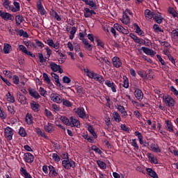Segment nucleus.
Returning a JSON list of instances; mask_svg holds the SVG:
<instances>
[{
  "label": "nucleus",
  "mask_w": 178,
  "mask_h": 178,
  "mask_svg": "<svg viewBox=\"0 0 178 178\" xmlns=\"http://www.w3.org/2000/svg\"><path fill=\"white\" fill-rule=\"evenodd\" d=\"M50 67L51 70H53L54 72H58V73H60V74L63 73V70H62V68L60 67V65H58L55 63H51Z\"/></svg>",
  "instance_id": "16"
},
{
  "label": "nucleus",
  "mask_w": 178,
  "mask_h": 178,
  "mask_svg": "<svg viewBox=\"0 0 178 178\" xmlns=\"http://www.w3.org/2000/svg\"><path fill=\"white\" fill-rule=\"evenodd\" d=\"M60 120L64 123V124H66L67 126H70V120L67 118L66 116H61Z\"/></svg>",
  "instance_id": "43"
},
{
  "label": "nucleus",
  "mask_w": 178,
  "mask_h": 178,
  "mask_svg": "<svg viewBox=\"0 0 178 178\" xmlns=\"http://www.w3.org/2000/svg\"><path fill=\"white\" fill-rule=\"evenodd\" d=\"M131 145H132V147H134V150L136 151V152L140 149V147L138 146V144L137 143L136 139H132Z\"/></svg>",
  "instance_id": "38"
},
{
  "label": "nucleus",
  "mask_w": 178,
  "mask_h": 178,
  "mask_svg": "<svg viewBox=\"0 0 178 178\" xmlns=\"http://www.w3.org/2000/svg\"><path fill=\"white\" fill-rule=\"evenodd\" d=\"M118 110L122 113V115H123V116H127V112H126L124 106L120 105L118 107Z\"/></svg>",
  "instance_id": "48"
},
{
  "label": "nucleus",
  "mask_w": 178,
  "mask_h": 178,
  "mask_svg": "<svg viewBox=\"0 0 178 178\" xmlns=\"http://www.w3.org/2000/svg\"><path fill=\"white\" fill-rule=\"evenodd\" d=\"M147 157L151 162V163H154V165H158V159L154 156L152 153H147Z\"/></svg>",
  "instance_id": "28"
},
{
  "label": "nucleus",
  "mask_w": 178,
  "mask_h": 178,
  "mask_svg": "<svg viewBox=\"0 0 178 178\" xmlns=\"http://www.w3.org/2000/svg\"><path fill=\"white\" fill-rule=\"evenodd\" d=\"M170 34L172 40H178V29H173Z\"/></svg>",
  "instance_id": "39"
},
{
  "label": "nucleus",
  "mask_w": 178,
  "mask_h": 178,
  "mask_svg": "<svg viewBox=\"0 0 178 178\" xmlns=\"http://www.w3.org/2000/svg\"><path fill=\"white\" fill-rule=\"evenodd\" d=\"M91 149L92 151H95V152L99 154V155H102V152L101 151V149H99V148H98V147H97V145H92L91 147Z\"/></svg>",
  "instance_id": "56"
},
{
  "label": "nucleus",
  "mask_w": 178,
  "mask_h": 178,
  "mask_svg": "<svg viewBox=\"0 0 178 178\" xmlns=\"http://www.w3.org/2000/svg\"><path fill=\"white\" fill-rule=\"evenodd\" d=\"M120 20L123 24H130V17L127 14L123 13L122 17L120 19Z\"/></svg>",
  "instance_id": "29"
},
{
  "label": "nucleus",
  "mask_w": 178,
  "mask_h": 178,
  "mask_svg": "<svg viewBox=\"0 0 178 178\" xmlns=\"http://www.w3.org/2000/svg\"><path fill=\"white\" fill-rule=\"evenodd\" d=\"M35 131L38 136H41V137H43V138H46V140H48V136L45 135V133L41 131V129L40 127H36L35 129Z\"/></svg>",
  "instance_id": "32"
},
{
  "label": "nucleus",
  "mask_w": 178,
  "mask_h": 178,
  "mask_svg": "<svg viewBox=\"0 0 178 178\" xmlns=\"http://www.w3.org/2000/svg\"><path fill=\"white\" fill-rule=\"evenodd\" d=\"M44 129L46 133H54L55 131V128L54 127V124L48 122L47 124L44 125Z\"/></svg>",
  "instance_id": "15"
},
{
  "label": "nucleus",
  "mask_w": 178,
  "mask_h": 178,
  "mask_svg": "<svg viewBox=\"0 0 178 178\" xmlns=\"http://www.w3.org/2000/svg\"><path fill=\"white\" fill-rule=\"evenodd\" d=\"M104 84L111 89L113 92H116V84L109 80H106Z\"/></svg>",
  "instance_id": "22"
},
{
  "label": "nucleus",
  "mask_w": 178,
  "mask_h": 178,
  "mask_svg": "<svg viewBox=\"0 0 178 178\" xmlns=\"http://www.w3.org/2000/svg\"><path fill=\"white\" fill-rule=\"evenodd\" d=\"M10 49H12V46L9 44H5L3 46V52L4 54H9L10 52Z\"/></svg>",
  "instance_id": "50"
},
{
  "label": "nucleus",
  "mask_w": 178,
  "mask_h": 178,
  "mask_svg": "<svg viewBox=\"0 0 178 178\" xmlns=\"http://www.w3.org/2000/svg\"><path fill=\"white\" fill-rule=\"evenodd\" d=\"M134 95L136 98L139 101H143L144 98V93H143V90L138 88L135 89Z\"/></svg>",
  "instance_id": "14"
},
{
  "label": "nucleus",
  "mask_w": 178,
  "mask_h": 178,
  "mask_svg": "<svg viewBox=\"0 0 178 178\" xmlns=\"http://www.w3.org/2000/svg\"><path fill=\"white\" fill-rule=\"evenodd\" d=\"M150 148L153 152H156V153L161 152V147H159V145H158L155 143H152L150 145Z\"/></svg>",
  "instance_id": "30"
},
{
  "label": "nucleus",
  "mask_w": 178,
  "mask_h": 178,
  "mask_svg": "<svg viewBox=\"0 0 178 178\" xmlns=\"http://www.w3.org/2000/svg\"><path fill=\"white\" fill-rule=\"evenodd\" d=\"M80 1H82V2H84L86 5H88V6H90V8L92 9L93 10H97V9H98L97 3L92 0H80Z\"/></svg>",
  "instance_id": "10"
},
{
  "label": "nucleus",
  "mask_w": 178,
  "mask_h": 178,
  "mask_svg": "<svg viewBox=\"0 0 178 178\" xmlns=\"http://www.w3.org/2000/svg\"><path fill=\"white\" fill-rule=\"evenodd\" d=\"M37 8L38 10H40V15L42 16L47 13V11H45V8H44V6H42V1L38 0L37 1Z\"/></svg>",
  "instance_id": "21"
},
{
  "label": "nucleus",
  "mask_w": 178,
  "mask_h": 178,
  "mask_svg": "<svg viewBox=\"0 0 178 178\" xmlns=\"http://www.w3.org/2000/svg\"><path fill=\"white\" fill-rule=\"evenodd\" d=\"M165 127L168 131H170V133H172L174 131L173 129V123L170 120H165Z\"/></svg>",
  "instance_id": "27"
},
{
  "label": "nucleus",
  "mask_w": 178,
  "mask_h": 178,
  "mask_svg": "<svg viewBox=\"0 0 178 178\" xmlns=\"http://www.w3.org/2000/svg\"><path fill=\"white\" fill-rule=\"evenodd\" d=\"M52 159L55 162H60V157L56 153L52 154Z\"/></svg>",
  "instance_id": "59"
},
{
  "label": "nucleus",
  "mask_w": 178,
  "mask_h": 178,
  "mask_svg": "<svg viewBox=\"0 0 178 178\" xmlns=\"http://www.w3.org/2000/svg\"><path fill=\"white\" fill-rule=\"evenodd\" d=\"M96 162L100 169H106V163L105 162L101 160H97Z\"/></svg>",
  "instance_id": "46"
},
{
  "label": "nucleus",
  "mask_w": 178,
  "mask_h": 178,
  "mask_svg": "<svg viewBox=\"0 0 178 178\" xmlns=\"http://www.w3.org/2000/svg\"><path fill=\"white\" fill-rule=\"evenodd\" d=\"M76 113L79 118H81V119H86L87 116L86 114V110H84V108L83 107L78 108L76 111Z\"/></svg>",
  "instance_id": "18"
},
{
  "label": "nucleus",
  "mask_w": 178,
  "mask_h": 178,
  "mask_svg": "<svg viewBox=\"0 0 178 178\" xmlns=\"http://www.w3.org/2000/svg\"><path fill=\"white\" fill-rule=\"evenodd\" d=\"M96 42L97 44V47H100V48H104L105 47V43L102 42V40H99V38H96Z\"/></svg>",
  "instance_id": "57"
},
{
  "label": "nucleus",
  "mask_w": 178,
  "mask_h": 178,
  "mask_svg": "<svg viewBox=\"0 0 178 178\" xmlns=\"http://www.w3.org/2000/svg\"><path fill=\"white\" fill-rule=\"evenodd\" d=\"M13 5L15 7H10V10L13 13L20 12V3L17 1H14Z\"/></svg>",
  "instance_id": "24"
},
{
  "label": "nucleus",
  "mask_w": 178,
  "mask_h": 178,
  "mask_svg": "<svg viewBox=\"0 0 178 178\" xmlns=\"http://www.w3.org/2000/svg\"><path fill=\"white\" fill-rule=\"evenodd\" d=\"M28 91L31 97H32L35 99H40V98H41L40 93H38V92H37V90H35V89L29 88Z\"/></svg>",
  "instance_id": "17"
},
{
  "label": "nucleus",
  "mask_w": 178,
  "mask_h": 178,
  "mask_svg": "<svg viewBox=\"0 0 178 178\" xmlns=\"http://www.w3.org/2000/svg\"><path fill=\"white\" fill-rule=\"evenodd\" d=\"M13 83L17 86L20 83V79L17 75L13 76Z\"/></svg>",
  "instance_id": "54"
},
{
  "label": "nucleus",
  "mask_w": 178,
  "mask_h": 178,
  "mask_svg": "<svg viewBox=\"0 0 178 178\" xmlns=\"http://www.w3.org/2000/svg\"><path fill=\"white\" fill-rule=\"evenodd\" d=\"M163 99L164 104H165L167 106H169L170 108L175 106V99L170 95H163Z\"/></svg>",
  "instance_id": "3"
},
{
  "label": "nucleus",
  "mask_w": 178,
  "mask_h": 178,
  "mask_svg": "<svg viewBox=\"0 0 178 178\" xmlns=\"http://www.w3.org/2000/svg\"><path fill=\"white\" fill-rule=\"evenodd\" d=\"M6 96L7 97L8 102H11L12 104L15 102V97L12 96L10 92H8Z\"/></svg>",
  "instance_id": "51"
},
{
  "label": "nucleus",
  "mask_w": 178,
  "mask_h": 178,
  "mask_svg": "<svg viewBox=\"0 0 178 178\" xmlns=\"http://www.w3.org/2000/svg\"><path fill=\"white\" fill-rule=\"evenodd\" d=\"M153 29L154 30V33H163V30L156 24L153 26Z\"/></svg>",
  "instance_id": "52"
},
{
  "label": "nucleus",
  "mask_w": 178,
  "mask_h": 178,
  "mask_svg": "<svg viewBox=\"0 0 178 178\" xmlns=\"http://www.w3.org/2000/svg\"><path fill=\"white\" fill-rule=\"evenodd\" d=\"M134 27H135L136 33V34H138V35H140V37H144L145 35V33L143 31V30H141V28H140L138 24L135 23L134 24Z\"/></svg>",
  "instance_id": "26"
},
{
  "label": "nucleus",
  "mask_w": 178,
  "mask_h": 178,
  "mask_svg": "<svg viewBox=\"0 0 178 178\" xmlns=\"http://www.w3.org/2000/svg\"><path fill=\"white\" fill-rule=\"evenodd\" d=\"M145 16L147 20H151V19H154V17L155 16V13L148 9H146L145 10Z\"/></svg>",
  "instance_id": "25"
},
{
  "label": "nucleus",
  "mask_w": 178,
  "mask_h": 178,
  "mask_svg": "<svg viewBox=\"0 0 178 178\" xmlns=\"http://www.w3.org/2000/svg\"><path fill=\"white\" fill-rule=\"evenodd\" d=\"M45 44H47L49 47H51V48H54V49H58V48L60 47V44L59 42H54V40L52 39H49L45 42Z\"/></svg>",
  "instance_id": "12"
},
{
  "label": "nucleus",
  "mask_w": 178,
  "mask_h": 178,
  "mask_svg": "<svg viewBox=\"0 0 178 178\" xmlns=\"http://www.w3.org/2000/svg\"><path fill=\"white\" fill-rule=\"evenodd\" d=\"M25 122L27 124H33L34 123L33 115L28 113L25 117Z\"/></svg>",
  "instance_id": "31"
},
{
  "label": "nucleus",
  "mask_w": 178,
  "mask_h": 178,
  "mask_svg": "<svg viewBox=\"0 0 178 178\" xmlns=\"http://www.w3.org/2000/svg\"><path fill=\"white\" fill-rule=\"evenodd\" d=\"M142 51L146 55H149L150 56H155V54L156 52L155 51L145 47H141Z\"/></svg>",
  "instance_id": "20"
},
{
  "label": "nucleus",
  "mask_w": 178,
  "mask_h": 178,
  "mask_svg": "<svg viewBox=\"0 0 178 178\" xmlns=\"http://www.w3.org/2000/svg\"><path fill=\"white\" fill-rule=\"evenodd\" d=\"M17 97L20 104H22V105H28L29 103H27V97H26V96L20 92H18L17 94Z\"/></svg>",
  "instance_id": "13"
},
{
  "label": "nucleus",
  "mask_w": 178,
  "mask_h": 178,
  "mask_svg": "<svg viewBox=\"0 0 178 178\" xmlns=\"http://www.w3.org/2000/svg\"><path fill=\"white\" fill-rule=\"evenodd\" d=\"M134 134L136 137H138L140 145H144V140H143L144 137L143 136V134L138 131H135Z\"/></svg>",
  "instance_id": "36"
},
{
  "label": "nucleus",
  "mask_w": 178,
  "mask_h": 178,
  "mask_svg": "<svg viewBox=\"0 0 178 178\" xmlns=\"http://www.w3.org/2000/svg\"><path fill=\"white\" fill-rule=\"evenodd\" d=\"M61 102H63V105L64 106H66L67 108H70V107L73 106V103L67 99H62Z\"/></svg>",
  "instance_id": "41"
},
{
  "label": "nucleus",
  "mask_w": 178,
  "mask_h": 178,
  "mask_svg": "<svg viewBox=\"0 0 178 178\" xmlns=\"http://www.w3.org/2000/svg\"><path fill=\"white\" fill-rule=\"evenodd\" d=\"M113 118L116 123H120V122H122V118L120 117V115H119V113L116 111L113 113Z\"/></svg>",
  "instance_id": "33"
},
{
  "label": "nucleus",
  "mask_w": 178,
  "mask_h": 178,
  "mask_svg": "<svg viewBox=\"0 0 178 178\" xmlns=\"http://www.w3.org/2000/svg\"><path fill=\"white\" fill-rule=\"evenodd\" d=\"M88 77L89 79H92L93 80H95L96 81H99L100 84H104V81H105V79H104V76L99 75L97 73H95L94 71H92V72H89Z\"/></svg>",
  "instance_id": "2"
},
{
  "label": "nucleus",
  "mask_w": 178,
  "mask_h": 178,
  "mask_svg": "<svg viewBox=\"0 0 178 178\" xmlns=\"http://www.w3.org/2000/svg\"><path fill=\"white\" fill-rule=\"evenodd\" d=\"M114 29H116L118 31H119L120 33H122V31H123L124 27L119 24H115Z\"/></svg>",
  "instance_id": "60"
},
{
  "label": "nucleus",
  "mask_w": 178,
  "mask_h": 178,
  "mask_svg": "<svg viewBox=\"0 0 178 178\" xmlns=\"http://www.w3.org/2000/svg\"><path fill=\"white\" fill-rule=\"evenodd\" d=\"M52 14L54 15V19H56L57 22H60V20H62V18L58 15V13L55 11V10H52Z\"/></svg>",
  "instance_id": "58"
},
{
  "label": "nucleus",
  "mask_w": 178,
  "mask_h": 178,
  "mask_svg": "<svg viewBox=\"0 0 178 178\" xmlns=\"http://www.w3.org/2000/svg\"><path fill=\"white\" fill-rule=\"evenodd\" d=\"M24 161L26 163H30V164L33 163V162H34V155H33L30 152L25 153L24 154Z\"/></svg>",
  "instance_id": "7"
},
{
  "label": "nucleus",
  "mask_w": 178,
  "mask_h": 178,
  "mask_svg": "<svg viewBox=\"0 0 178 178\" xmlns=\"http://www.w3.org/2000/svg\"><path fill=\"white\" fill-rule=\"evenodd\" d=\"M83 43L85 45L86 49H88V51H92V46L88 43V40H87V39H83Z\"/></svg>",
  "instance_id": "40"
},
{
  "label": "nucleus",
  "mask_w": 178,
  "mask_h": 178,
  "mask_svg": "<svg viewBox=\"0 0 178 178\" xmlns=\"http://www.w3.org/2000/svg\"><path fill=\"white\" fill-rule=\"evenodd\" d=\"M4 134L7 140L10 141V140L13 138V129H12L10 127H7L4 129Z\"/></svg>",
  "instance_id": "6"
},
{
  "label": "nucleus",
  "mask_w": 178,
  "mask_h": 178,
  "mask_svg": "<svg viewBox=\"0 0 178 178\" xmlns=\"http://www.w3.org/2000/svg\"><path fill=\"white\" fill-rule=\"evenodd\" d=\"M51 76L52 79H54L55 80L57 86L58 87H60V88L63 89V85H62V83H60V81H59V76L58 74H55L54 72H51Z\"/></svg>",
  "instance_id": "23"
},
{
  "label": "nucleus",
  "mask_w": 178,
  "mask_h": 178,
  "mask_svg": "<svg viewBox=\"0 0 178 178\" xmlns=\"http://www.w3.org/2000/svg\"><path fill=\"white\" fill-rule=\"evenodd\" d=\"M18 133L19 136H21V137H26V136H27V132L26 131V129L23 127H19Z\"/></svg>",
  "instance_id": "47"
},
{
  "label": "nucleus",
  "mask_w": 178,
  "mask_h": 178,
  "mask_svg": "<svg viewBox=\"0 0 178 178\" xmlns=\"http://www.w3.org/2000/svg\"><path fill=\"white\" fill-rule=\"evenodd\" d=\"M112 63L114 67H116L117 69L122 67V65H123V63H122V60H120V58L118 56H114L112 58Z\"/></svg>",
  "instance_id": "8"
},
{
  "label": "nucleus",
  "mask_w": 178,
  "mask_h": 178,
  "mask_svg": "<svg viewBox=\"0 0 178 178\" xmlns=\"http://www.w3.org/2000/svg\"><path fill=\"white\" fill-rule=\"evenodd\" d=\"M51 108H52L53 112H55V113H56V112H59V111H60V106H59V105H58L56 104H53L51 105Z\"/></svg>",
  "instance_id": "53"
},
{
  "label": "nucleus",
  "mask_w": 178,
  "mask_h": 178,
  "mask_svg": "<svg viewBox=\"0 0 178 178\" xmlns=\"http://www.w3.org/2000/svg\"><path fill=\"white\" fill-rule=\"evenodd\" d=\"M170 91L173 92L174 95H175L176 97H178V90L177 89H176V88H175V86L170 87Z\"/></svg>",
  "instance_id": "64"
},
{
  "label": "nucleus",
  "mask_w": 178,
  "mask_h": 178,
  "mask_svg": "<svg viewBox=\"0 0 178 178\" xmlns=\"http://www.w3.org/2000/svg\"><path fill=\"white\" fill-rule=\"evenodd\" d=\"M18 35L20 37H24V38H29V33L24 31L23 29H19L18 31Z\"/></svg>",
  "instance_id": "42"
},
{
  "label": "nucleus",
  "mask_w": 178,
  "mask_h": 178,
  "mask_svg": "<svg viewBox=\"0 0 178 178\" xmlns=\"http://www.w3.org/2000/svg\"><path fill=\"white\" fill-rule=\"evenodd\" d=\"M129 37L132 38V40L134 41V42H136V44H139V45H145V40L143 38H138L134 33H129Z\"/></svg>",
  "instance_id": "5"
},
{
  "label": "nucleus",
  "mask_w": 178,
  "mask_h": 178,
  "mask_svg": "<svg viewBox=\"0 0 178 178\" xmlns=\"http://www.w3.org/2000/svg\"><path fill=\"white\" fill-rule=\"evenodd\" d=\"M0 17L1 19L5 20V22H8V20L13 22V20H15V16L12 15V14L9 13L3 12L2 10H0Z\"/></svg>",
  "instance_id": "4"
},
{
  "label": "nucleus",
  "mask_w": 178,
  "mask_h": 178,
  "mask_svg": "<svg viewBox=\"0 0 178 178\" xmlns=\"http://www.w3.org/2000/svg\"><path fill=\"white\" fill-rule=\"evenodd\" d=\"M146 170H147L149 176H150L151 177L159 178L158 174H156V172L155 171H154V170H152V168H147Z\"/></svg>",
  "instance_id": "35"
},
{
  "label": "nucleus",
  "mask_w": 178,
  "mask_h": 178,
  "mask_svg": "<svg viewBox=\"0 0 178 178\" xmlns=\"http://www.w3.org/2000/svg\"><path fill=\"white\" fill-rule=\"evenodd\" d=\"M168 13L174 17H178V13L177 12H176V10H175V8L170 7L168 8Z\"/></svg>",
  "instance_id": "45"
},
{
  "label": "nucleus",
  "mask_w": 178,
  "mask_h": 178,
  "mask_svg": "<svg viewBox=\"0 0 178 178\" xmlns=\"http://www.w3.org/2000/svg\"><path fill=\"white\" fill-rule=\"evenodd\" d=\"M10 2H9V0H6L3 3V6L5 8V9H10L12 6H9Z\"/></svg>",
  "instance_id": "61"
},
{
  "label": "nucleus",
  "mask_w": 178,
  "mask_h": 178,
  "mask_svg": "<svg viewBox=\"0 0 178 178\" xmlns=\"http://www.w3.org/2000/svg\"><path fill=\"white\" fill-rule=\"evenodd\" d=\"M50 98L53 102L56 104H62V96L58 93H51Z\"/></svg>",
  "instance_id": "9"
},
{
  "label": "nucleus",
  "mask_w": 178,
  "mask_h": 178,
  "mask_svg": "<svg viewBox=\"0 0 178 178\" xmlns=\"http://www.w3.org/2000/svg\"><path fill=\"white\" fill-rule=\"evenodd\" d=\"M30 106L33 112H35V113L40 112V104L37 103V102L32 100L31 102L30 103Z\"/></svg>",
  "instance_id": "11"
},
{
  "label": "nucleus",
  "mask_w": 178,
  "mask_h": 178,
  "mask_svg": "<svg viewBox=\"0 0 178 178\" xmlns=\"http://www.w3.org/2000/svg\"><path fill=\"white\" fill-rule=\"evenodd\" d=\"M70 123L72 127H76L77 129H80V121H79V120L76 119L75 118L71 117Z\"/></svg>",
  "instance_id": "19"
},
{
  "label": "nucleus",
  "mask_w": 178,
  "mask_h": 178,
  "mask_svg": "<svg viewBox=\"0 0 178 178\" xmlns=\"http://www.w3.org/2000/svg\"><path fill=\"white\" fill-rule=\"evenodd\" d=\"M61 158L64 159V161H67L69 159V154L67 152H63L60 155Z\"/></svg>",
  "instance_id": "62"
},
{
  "label": "nucleus",
  "mask_w": 178,
  "mask_h": 178,
  "mask_svg": "<svg viewBox=\"0 0 178 178\" xmlns=\"http://www.w3.org/2000/svg\"><path fill=\"white\" fill-rule=\"evenodd\" d=\"M43 79L47 84H52V82H51V79H49V76H48L47 73L43 74Z\"/></svg>",
  "instance_id": "55"
},
{
  "label": "nucleus",
  "mask_w": 178,
  "mask_h": 178,
  "mask_svg": "<svg viewBox=\"0 0 178 178\" xmlns=\"http://www.w3.org/2000/svg\"><path fill=\"white\" fill-rule=\"evenodd\" d=\"M49 176H51L52 177H55L56 176H58V172H56V170L55 169V167L52 165H49Z\"/></svg>",
  "instance_id": "34"
},
{
  "label": "nucleus",
  "mask_w": 178,
  "mask_h": 178,
  "mask_svg": "<svg viewBox=\"0 0 178 178\" xmlns=\"http://www.w3.org/2000/svg\"><path fill=\"white\" fill-rule=\"evenodd\" d=\"M62 165L64 169H66V170H70L72 168L73 169L76 168V162H74L72 159H68V160H63L62 161Z\"/></svg>",
  "instance_id": "1"
},
{
  "label": "nucleus",
  "mask_w": 178,
  "mask_h": 178,
  "mask_svg": "<svg viewBox=\"0 0 178 178\" xmlns=\"http://www.w3.org/2000/svg\"><path fill=\"white\" fill-rule=\"evenodd\" d=\"M153 19L158 23V24H161L163 20V17L161 15H156L154 14V17H153Z\"/></svg>",
  "instance_id": "44"
},
{
  "label": "nucleus",
  "mask_w": 178,
  "mask_h": 178,
  "mask_svg": "<svg viewBox=\"0 0 178 178\" xmlns=\"http://www.w3.org/2000/svg\"><path fill=\"white\" fill-rule=\"evenodd\" d=\"M76 91H77V94L79 97H83V95L86 93V90L81 86H79L76 88Z\"/></svg>",
  "instance_id": "49"
},
{
  "label": "nucleus",
  "mask_w": 178,
  "mask_h": 178,
  "mask_svg": "<svg viewBox=\"0 0 178 178\" xmlns=\"http://www.w3.org/2000/svg\"><path fill=\"white\" fill-rule=\"evenodd\" d=\"M15 22H16L17 26H20V24H22L23 22H24V18L22 15H17L15 17Z\"/></svg>",
  "instance_id": "37"
},
{
  "label": "nucleus",
  "mask_w": 178,
  "mask_h": 178,
  "mask_svg": "<svg viewBox=\"0 0 178 178\" xmlns=\"http://www.w3.org/2000/svg\"><path fill=\"white\" fill-rule=\"evenodd\" d=\"M39 92L42 97H45V95H47V90H45V89L42 87L39 88Z\"/></svg>",
  "instance_id": "63"
}]
</instances>
